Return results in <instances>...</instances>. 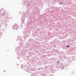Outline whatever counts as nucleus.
Instances as JSON below:
<instances>
[{
	"label": "nucleus",
	"mask_w": 76,
	"mask_h": 76,
	"mask_svg": "<svg viewBox=\"0 0 76 76\" xmlns=\"http://www.w3.org/2000/svg\"><path fill=\"white\" fill-rule=\"evenodd\" d=\"M70 46H69V45H68L67 46H66V47H69Z\"/></svg>",
	"instance_id": "1"
}]
</instances>
